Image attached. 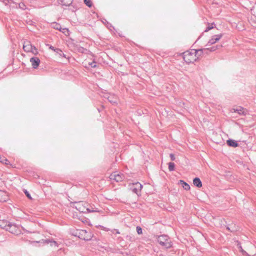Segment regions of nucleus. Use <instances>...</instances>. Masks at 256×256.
I'll return each mask as SVG.
<instances>
[{
	"label": "nucleus",
	"mask_w": 256,
	"mask_h": 256,
	"mask_svg": "<svg viewBox=\"0 0 256 256\" xmlns=\"http://www.w3.org/2000/svg\"><path fill=\"white\" fill-rule=\"evenodd\" d=\"M158 242L164 248H170L172 246V242L166 236H160L158 239Z\"/></svg>",
	"instance_id": "obj_2"
},
{
	"label": "nucleus",
	"mask_w": 256,
	"mask_h": 256,
	"mask_svg": "<svg viewBox=\"0 0 256 256\" xmlns=\"http://www.w3.org/2000/svg\"><path fill=\"white\" fill-rule=\"evenodd\" d=\"M202 50L190 49L181 54L182 60L188 64H194L200 58L202 54Z\"/></svg>",
	"instance_id": "obj_1"
},
{
	"label": "nucleus",
	"mask_w": 256,
	"mask_h": 256,
	"mask_svg": "<svg viewBox=\"0 0 256 256\" xmlns=\"http://www.w3.org/2000/svg\"><path fill=\"white\" fill-rule=\"evenodd\" d=\"M90 65L91 66H92V68H95V67H96V62H93L91 63V64H90Z\"/></svg>",
	"instance_id": "obj_29"
},
{
	"label": "nucleus",
	"mask_w": 256,
	"mask_h": 256,
	"mask_svg": "<svg viewBox=\"0 0 256 256\" xmlns=\"http://www.w3.org/2000/svg\"><path fill=\"white\" fill-rule=\"evenodd\" d=\"M130 189L134 193L139 194L141 192L142 186L140 182L132 184L130 186Z\"/></svg>",
	"instance_id": "obj_4"
},
{
	"label": "nucleus",
	"mask_w": 256,
	"mask_h": 256,
	"mask_svg": "<svg viewBox=\"0 0 256 256\" xmlns=\"http://www.w3.org/2000/svg\"><path fill=\"white\" fill-rule=\"evenodd\" d=\"M76 208L79 211H80L82 212H96L95 210H90L88 208H86L84 206V204L82 203L78 204L76 206Z\"/></svg>",
	"instance_id": "obj_9"
},
{
	"label": "nucleus",
	"mask_w": 256,
	"mask_h": 256,
	"mask_svg": "<svg viewBox=\"0 0 256 256\" xmlns=\"http://www.w3.org/2000/svg\"><path fill=\"white\" fill-rule=\"evenodd\" d=\"M212 28V27H208L206 30H205V32H208V30H211Z\"/></svg>",
	"instance_id": "obj_31"
},
{
	"label": "nucleus",
	"mask_w": 256,
	"mask_h": 256,
	"mask_svg": "<svg viewBox=\"0 0 256 256\" xmlns=\"http://www.w3.org/2000/svg\"><path fill=\"white\" fill-rule=\"evenodd\" d=\"M178 184H180L182 188L186 190H189L190 188V185L182 180H180Z\"/></svg>",
	"instance_id": "obj_15"
},
{
	"label": "nucleus",
	"mask_w": 256,
	"mask_h": 256,
	"mask_svg": "<svg viewBox=\"0 0 256 256\" xmlns=\"http://www.w3.org/2000/svg\"><path fill=\"white\" fill-rule=\"evenodd\" d=\"M10 222L6 220H0V228L8 230L9 229V226Z\"/></svg>",
	"instance_id": "obj_10"
},
{
	"label": "nucleus",
	"mask_w": 256,
	"mask_h": 256,
	"mask_svg": "<svg viewBox=\"0 0 256 256\" xmlns=\"http://www.w3.org/2000/svg\"><path fill=\"white\" fill-rule=\"evenodd\" d=\"M170 159H171L172 160H175L176 158H175V156H174V154H170Z\"/></svg>",
	"instance_id": "obj_27"
},
{
	"label": "nucleus",
	"mask_w": 256,
	"mask_h": 256,
	"mask_svg": "<svg viewBox=\"0 0 256 256\" xmlns=\"http://www.w3.org/2000/svg\"><path fill=\"white\" fill-rule=\"evenodd\" d=\"M194 184L198 188L202 187V183L200 180L198 178H196L193 180Z\"/></svg>",
	"instance_id": "obj_14"
},
{
	"label": "nucleus",
	"mask_w": 256,
	"mask_h": 256,
	"mask_svg": "<svg viewBox=\"0 0 256 256\" xmlns=\"http://www.w3.org/2000/svg\"><path fill=\"white\" fill-rule=\"evenodd\" d=\"M58 1L63 6H68L72 3V0H58Z\"/></svg>",
	"instance_id": "obj_18"
},
{
	"label": "nucleus",
	"mask_w": 256,
	"mask_h": 256,
	"mask_svg": "<svg viewBox=\"0 0 256 256\" xmlns=\"http://www.w3.org/2000/svg\"><path fill=\"white\" fill-rule=\"evenodd\" d=\"M110 178L116 182H122L124 180V176L122 174L114 172L110 175Z\"/></svg>",
	"instance_id": "obj_8"
},
{
	"label": "nucleus",
	"mask_w": 256,
	"mask_h": 256,
	"mask_svg": "<svg viewBox=\"0 0 256 256\" xmlns=\"http://www.w3.org/2000/svg\"><path fill=\"white\" fill-rule=\"evenodd\" d=\"M84 2L89 8H91L92 6V3L90 0H84Z\"/></svg>",
	"instance_id": "obj_23"
},
{
	"label": "nucleus",
	"mask_w": 256,
	"mask_h": 256,
	"mask_svg": "<svg viewBox=\"0 0 256 256\" xmlns=\"http://www.w3.org/2000/svg\"><path fill=\"white\" fill-rule=\"evenodd\" d=\"M58 54V56H60V52H56Z\"/></svg>",
	"instance_id": "obj_33"
},
{
	"label": "nucleus",
	"mask_w": 256,
	"mask_h": 256,
	"mask_svg": "<svg viewBox=\"0 0 256 256\" xmlns=\"http://www.w3.org/2000/svg\"><path fill=\"white\" fill-rule=\"evenodd\" d=\"M52 27L55 29L58 30H61L62 29L60 26L57 23H54L52 24Z\"/></svg>",
	"instance_id": "obj_24"
},
{
	"label": "nucleus",
	"mask_w": 256,
	"mask_h": 256,
	"mask_svg": "<svg viewBox=\"0 0 256 256\" xmlns=\"http://www.w3.org/2000/svg\"><path fill=\"white\" fill-rule=\"evenodd\" d=\"M8 228L9 229H8L7 231H8L12 234H18L21 233L20 228L15 224L11 223Z\"/></svg>",
	"instance_id": "obj_6"
},
{
	"label": "nucleus",
	"mask_w": 256,
	"mask_h": 256,
	"mask_svg": "<svg viewBox=\"0 0 256 256\" xmlns=\"http://www.w3.org/2000/svg\"><path fill=\"white\" fill-rule=\"evenodd\" d=\"M226 143H227V144L230 146H232V147H234V148H236V147H237L238 146V144L236 142L235 140H228L226 141Z\"/></svg>",
	"instance_id": "obj_17"
},
{
	"label": "nucleus",
	"mask_w": 256,
	"mask_h": 256,
	"mask_svg": "<svg viewBox=\"0 0 256 256\" xmlns=\"http://www.w3.org/2000/svg\"><path fill=\"white\" fill-rule=\"evenodd\" d=\"M79 234L81 238L86 240H90L93 236V234L90 232H88L86 230H81Z\"/></svg>",
	"instance_id": "obj_5"
},
{
	"label": "nucleus",
	"mask_w": 256,
	"mask_h": 256,
	"mask_svg": "<svg viewBox=\"0 0 256 256\" xmlns=\"http://www.w3.org/2000/svg\"><path fill=\"white\" fill-rule=\"evenodd\" d=\"M30 52H32V54L35 55L38 54L37 49L34 46H32V50H30Z\"/></svg>",
	"instance_id": "obj_25"
},
{
	"label": "nucleus",
	"mask_w": 256,
	"mask_h": 256,
	"mask_svg": "<svg viewBox=\"0 0 256 256\" xmlns=\"http://www.w3.org/2000/svg\"><path fill=\"white\" fill-rule=\"evenodd\" d=\"M32 46L29 42H24L23 45V49L26 52H30Z\"/></svg>",
	"instance_id": "obj_13"
},
{
	"label": "nucleus",
	"mask_w": 256,
	"mask_h": 256,
	"mask_svg": "<svg viewBox=\"0 0 256 256\" xmlns=\"http://www.w3.org/2000/svg\"><path fill=\"white\" fill-rule=\"evenodd\" d=\"M230 112H237L240 115L245 116L248 114V110L240 106H234L231 109Z\"/></svg>",
	"instance_id": "obj_7"
},
{
	"label": "nucleus",
	"mask_w": 256,
	"mask_h": 256,
	"mask_svg": "<svg viewBox=\"0 0 256 256\" xmlns=\"http://www.w3.org/2000/svg\"><path fill=\"white\" fill-rule=\"evenodd\" d=\"M50 48L54 51L56 52H60V56L66 58V54H64L62 51L59 49V48H54L52 46H50Z\"/></svg>",
	"instance_id": "obj_16"
},
{
	"label": "nucleus",
	"mask_w": 256,
	"mask_h": 256,
	"mask_svg": "<svg viewBox=\"0 0 256 256\" xmlns=\"http://www.w3.org/2000/svg\"><path fill=\"white\" fill-rule=\"evenodd\" d=\"M209 39L208 40V44L210 45L216 43L218 41L222 36V34L220 33H218L216 32H212L208 34Z\"/></svg>",
	"instance_id": "obj_3"
},
{
	"label": "nucleus",
	"mask_w": 256,
	"mask_h": 256,
	"mask_svg": "<svg viewBox=\"0 0 256 256\" xmlns=\"http://www.w3.org/2000/svg\"><path fill=\"white\" fill-rule=\"evenodd\" d=\"M25 194H26V196H27V197L30 198V199H32L30 194L27 192V191H26L25 192Z\"/></svg>",
	"instance_id": "obj_28"
},
{
	"label": "nucleus",
	"mask_w": 256,
	"mask_h": 256,
	"mask_svg": "<svg viewBox=\"0 0 256 256\" xmlns=\"http://www.w3.org/2000/svg\"><path fill=\"white\" fill-rule=\"evenodd\" d=\"M136 232L138 234H140L142 233V228L140 226H137L136 228Z\"/></svg>",
	"instance_id": "obj_26"
},
{
	"label": "nucleus",
	"mask_w": 256,
	"mask_h": 256,
	"mask_svg": "<svg viewBox=\"0 0 256 256\" xmlns=\"http://www.w3.org/2000/svg\"><path fill=\"white\" fill-rule=\"evenodd\" d=\"M99 243L98 240H94L90 244V245L93 248H96Z\"/></svg>",
	"instance_id": "obj_20"
},
{
	"label": "nucleus",
	"mask_w": 256,
	"mask_h": 256,
	"mask_svg": "<svg viewBox=\"0 0 256 256\" xmlns=\"http://www.w3.org/2000/svg\"><path fill=\"white\" fill-rule=\"evenodd\" d=\"M8 196L6 192L0 190V202H4L8 200Z\"/></svg>",
	"instance_id": "obj_12"
},
{
	"label": "nucleus",
	"mask_w": 256,
	"mask_h": 256,
	"mask_svg": "<svg viewBox=\"0 0 256 256\" xmlns=\"http://www.w3.org/2000/svg\"><path fill=\"white\" fill-rule=\"evenodd\" d=\"M168 170L170 172L173 171L174 170V162H169L168 164Z\"/></svg>",
	"instance_id": "obj_21"
},
{
	"label": "nucleus",
	"mask_w": 256,
	"mask_h": 256,
	"mask_svg": "<svg viewBox=\"0 0 256 256\" xmlns=\"http://www.w3.org/2000/svg\"><path fill=\"white\" fill-rule=\"evenodd\" d=\"M0 162L2 164H5L6 165H8L10 164V162L4 157L0 156Z\"/></svg>",
	"instance_id": "obj_19"
},
{
	"label": "nucleus",
	"mask_w": 256,
	"mask_h": 256,
	"mask_svg": "<svg viewBox=\"0 0 256 256\" xmlns=\"http://www.w3.org/2000/svg\"><path fill=\"white\" fill-rule=\"evenodd\" d=\"M217 48H217V46H214V47H212V48H211V49H210V51H214V50H216V49H217Z\"/></svg>",
	"instance_id": "obj_30"
},
{
	"label": "nucleus",
	"mask_w": 256,
	"mask_h": 256,
	"mask_svg": "<svg viewBox=\"0 0 256 256\" xmlns=\"http://www.w3.org/2000/svg\"><path fill=\"white\" fill-rule=\"evenodd\" d=\"M30 62L32 64V68H36L40 64V60L38 58L34 57L30 59Z\"/></svg>",
	"instance_id": "obj_11"
},
{
	"label": "nucleus",
	"mask_w": 256,
	"mask_h": 256,
	"mask_svg": "<svg viewBox=\"0 0 256 256\" xmlns=\"http://www.w3.org/2000/svg\"><path fill=\"white\" fill-rule=\"evenodd\" d=\"M52 246H53V245H54V246H56V242H52Z\"/></svg>",
	"instance_id": "obj_32"
},
{
	"label": "nucleus",
	"mask_w": 256,
	"mask_h": 256,
	"mask_svg": "<svg viewBox=\"0 0 256 256\" xmlns=\"http://www.w3.org/2000/svg\"><path fill=\"white\" fill-rule=\"evenodd\" d=\"M60 31L66 36H68L70 35L69 30L68 28H62Z\"/></svg>",
	"instance_id": "obj_22"
}]
</instances>
